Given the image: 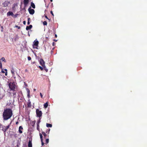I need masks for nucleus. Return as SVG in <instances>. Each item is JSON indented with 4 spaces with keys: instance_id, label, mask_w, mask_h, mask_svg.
<instances>
[{
    "instance_id": "obj_46",
    "label": "nucleus",
    "mask_w": 147,
    "mask_h": 147,
    "mask_svg": "<svg viewBox=\"0 0 147 147\" xmlns=\"http://www.w3.org/2000/svg\"><path fill=\"white\" fill-rule=\"evenodd\" d=\"M3 131H4V130H5V128L3 129Z\"/></svg>"
},
{
    "instance_id": "obj_28",
    "label": "nucleus",
    "mask_w": 147,
    "mask_h": 147,
    "mask_svg": "<svg viewBox=\"0 0 147 147\" xmlns=\"http://www.w3.org/2000/svg\"><path fill=\"white\" fill-rule=\"evenodd\" d=\"M39 67L40 68L41 70H42L43 69V67H42L40 66H39Z\"/></svg>"
},
{
    "instance_id": "obj_6",
    "label": "nucleus",
    "mask_w": 147,
    "mask_h": 147,
    "mask_svg": "<svg viewBox=\"0 0 147 147\" xmlns=\"http://www.w3.org/2000/svg\"><path fill=\"white\" fill-rule=\"evenodd\" d=\"M28 11L31 14H33L34 13V10L33 9H31V6L28 9Z\"/></svg>"
},
{
    "instance_id": "obj_43",
    "label": "nucleus",
    "mask_w": 147,
    "mask_h": 147,
    "mask_svg": "<svg viewBox=\"0 0 147 147\" xmlns=\"http://www.w3.org/2000/svg\"><path fill=\"white\" fill-rule=\"evenodd\" d=\"M57 35L56 34H55V37H57Z\"/></svg>"
},
{
    "instance_id": "obj_21",
    "label": "nucleus",
    "mask_w": 147,
    "mask_h": 147,
    "mask_svg": "<svg viewBox=\"0 0 147 147\" xmlns=\"http://www.w3.org/2000/svg\"><path fill=\"white\" fill-rule=\"evenodd\" d=\"M1 60H2V61H4L5 62H6V60L4 57H2L1 58Z\"/></svg>"
},
{
    "instance_id": "obj_42",
    "label": "nucleus",
    "mask_w": 147,
    "mask_h": 147,
    "mask_svg": "<svg viewBox=\"0 0 147 147\" xmlns=\"http://www.w3.org/2000/svg\"><path fill=\"white\" fill-rule=\"evenodd\" d=\"M18 122H17L16 123V124H18Z\"/></svg>"
},
{
    "instance_id": "obj_16",
    "label": "nucleus",
    "mask_w": 147,
    "mask_h": 147,
    "mask_svg": "<svg viewBox=\"0 0 147 147\" xmlns=\"http://www.w3.org/2000/svg\"><path fill=\"white\" fill-rule=\"evenodd\" d=\"M9 125H8L6 126L5 127V130L4 131L5 132L9 127Z\"/></svg>"
},
{
    "instance_id": "obj_40",
    "label": "nucleus",
    "mask_w": 147,
    "mask_h": 147,
    "mask_svg": "<svg viewBox=\"0 0 147 147\" xmlns=\"http://www.w3.org/2000/svg\"><path fill=\"white\" fill-rule=\"evenodd\" d=\"M45 17L46 18L48 19V18H47V16H45Z\"/></svg>"
},
{
    "instance_id": "obj_30",
    "label": "nucleus",
    "mask_w": 147,
    "mask_h": 147,
    "mask_svg": "<svg viewBox=\"0 0 147 147\" xmlns=\"http://www.w3.org/2000/svg\"><path fill=\"white\" fill-rule=\"evenodd\" d=\"M4 70L6 71L5 75V76H7V69H5Z\"/></svg>"
},
{
    "instance_id": "obj_26",
    "label": "nucleus",
    "mask_w": 147,
    "mask_h": 147,
    "mask_svg": "<svg viewBox=\"0 0 147 147\" xmlns=\"http://www.w3.org/2000/svg\"><path fill=\"white\" fill-rule=\"evenodd\" d=\"M42 134L45 137L47 135L45 132H42Z\"/></svg>"
},
{
    "instance_id": "obj_11",
    "label": "nucleus",
    "mask_w": 147,
    "mask_h": 147,
    "mask_svg": "<svg viewBox=\"0 0 147 147\" xmlns=\"http://www.w3.org/2000/svg\"><path fill=\"white\" fill-rule=\"evenodd\" d=\"M7 16H13V12H11V11H9L7 13Z\"/></svg>"
},
{
    "instance_id": "obj_25",
    "label": "nucleus",
    "mask_w": 147,
    "mask_h": 147,
    "mask_svg": "<svg viewBox=\"0 0 147 147\" xmlns=\"http://www.w3.org/2000/svg\"><path fill=\"white\" fill-rule=\"evenodd\" d=\"M43 24L44 25H46L47 24V22L46 21H44L43 22Z\"/></svg>"
},
{
    "instance_id": "obj_27",
    "label": "nucleus",
    "mask_w": 147,
    "mask_h": 147,
    "mask_svg": "<svg viewBox=\"0 0 147 147\" xmlns=\"http://www.w3.org/2000/svg\"><path fill=\"white\" fill-rule=\"evenodd\" d=\"M0 68L1 69L2 68V64L1 61H0Z\"/></svg>"
},
{
    "instance_id": "obj_32",
    "label": "nucleus",
    "mask_w": 147,
    "mask_h": 147,
    "mask_svg": "<svg viewBox=\"0 0 147 147\" xmlns=\"http://www.w3.org/2000/svg\"><path fill=\"white\" fill-rule=\"evenodd\" d=\"M30 31V32H32V30H29L28 32V34L29 36H30V34H29V32Z\"/></svg>"
},
{
    "instance_id": "obj_38",
    "label": "nucleus",
    "mask_w": 147,
    "mask_h": 147,
    "mask_svg": "<svg viewBox=\"0 0 147 147\" xmlns=\"http://www.w3.org/2000/svg\"><path fill=\"white\" fill-rule=\"evenodd\" d=\"M1 72L2 73H5V71L3 70H2L1 71Z\"/></svg>"
},
{
    "instance_id": "obj_14",
    "label": "nucleus",
    "mask_w": 147,
    "mask_h": 147,
    "mask_svg": "<svg viewBox=\"0 0 147 147\" xmlns=\"http://www.w3.org/2000/svg\"><path fill=\"white\" fill-rule=\"evenodd\" d=\"M28 107H31V102L30 100H28Z\"/></svg>"
},
{
    "instance_id": "obj_48",
    "label": "nucleus",
    "mask_w": 147,
    "mask_h": 147,
    "mask_svg": "<svg viewBox=\"0 0 147 147\" xmlns=\"http://www.w3.org/2000/svg\"><path fill=\"white\" fill-rule=\"evenodd\" d=\"M34 91H35V90H36L35 89H34Z\"/></svg>"
},
{
    "instance_id": "obj_33",
    "label": "nucleus",
    "mask_w": 147,
    "mask_h": 147,
    "mask_svg": "<svg viewBox=\"0 0 147 147\" xmlns=\"http://www.w3.org/2000/svg\"><path fill=\"white\" fill-rule=\"evenodd\" d=\"M16 27L18 29H20V26H16Z\"/></svg>"
},
{
    "instance_id": "obj_1",
    "label": "nucleus",
    "mask_w": 147,
    "mask_h": 147,
    "mask_svg": "<svg viewBox=\"0 0 147 147\" xmlns=\"http://www.w3.org/2000/svg\"><path fill=\"white\" fill-rule=\"evenodd\" d=\"M12 115V112L11 109H6L4 110L3 114V116L4 120H7L10 119Z\"/></svg>"
},
{
    "instance_id": "obj_4",
    "label": "nucleus",
    "mask_w": 147,
    "mask_h": 147,
    "mask_svg": "<svg viewBox=\"0 0 147 147\" xmlns=\"http://www.w3.org/2000/svg\"><path fill=\"white\" fill-rule=\"evenodd\" d=\"M38 43L39 42L38 40H34L33 45V48H36L38 46Z\"/></svg>"
},
{
    "instance_id": "obj_37",
    "label": "nucleus",
    "mask_w": 147,
    "mask_h": 147,
    "mask_svg": "<svg viewBox=\"0 0 147 147\" xmlns=\"http://www.w3.org/2000/svg\"><path fill=\"white\" fill-rule=\"evenodd\" d=\"M26 21H24L23 22V24H26Z\"/></svg>"
},
{
    "instance_id": "obj_45",
    "label": "nucleus",
    "mask_w": 147,
    "mask_h": 147,
    "mask_svg": "<svg viewBox=\"0 0 147 147\" xmlns=\"http://www.w3.org/2000/svg\"><path fill=\"white\" fill-rule=\"evenodd\" d=\"M1 28L3 29V27L2 26L1 27Z\"/></svg>"
},
{
    "instance_id": "obj_41",
    "label": "nucleus",
    "mask_w": 147,
    "mask_h": 147,
    "mask_svg": "<svg viewBox=\"0 0 147 147\" xmlns=\"http://www.w3.org/2000/svg\"><path fill=\"white\" fill-rule=\"evenodd\" d=\"M29 20H30V18H28V21H29Z\"/></svg>"
},
{
    "instance_id": "obj_2",
    "label": "nucleus",
    "mask_w": 147,
    "mask_h": 147,
    "mask_svg": "<svg viewBox=\"0 0 147 147\" xmlns=\"http://www.w3.org/2000/svg\"><path fill=\"white\" fill-rule=\"evenodd\" d=\"M9 88L11 90H14L15 88V84L14 82H10L9 84Z\"/></svg>"
},
{
    "instance_id": "obj_9",
    "label": "nucleus",
    "mask_w": 147,
    "mask_h": 147,
    "mask_svg": "<svg viewBox=\"0 0 147 147\" xmlns=\"http://www.w3.org/2000/svg\"><path fill=\"white\" fill-rule=\"evenodd\" d=\"M29 2V0H24V4L25 7H26L28 5Z\"/></svg>"
},
{
    "instance_id": "obj_24",
    "label": "nucleus",
    "mask_w": 147,
    "mask_h": 147,
    "mask_svg": "<svg viewBox=\"0 0 147 147\" xmlns=\"http://www.w3.org/2000/svg\"><path fill=\"white\" fill-rule=\"evenodd\" d=\"M11 73L12 74V75H13L14 74V70L13 69H12L11 70Z\"/></svg>"
},
{
    "instance_id": "obj_12",
    "label": "nucleus",
    "mask_w": 147,
    "mask_h": 147,
    "mask_svg": "<svg viewBox=\"0 0 147 147\" xmlns=\"http://www.w3.org/2000/svg\"><path fill=\"white\" fill-rule=\"evenodd\" d=\"M26 90L27 93V96H28V97L29 98L30 97V90L28 88H26Z\"/></svg>"
},
{
    "instance_id": "obj_5",
    "label": "nucleus",
    "mask_w": 147,
    "mask_h": 147,
    "mask_svg": "<svg viewBox=\"0 0 147 147\" xmlns=\"http://www.w3.org/2000/svg\"><path fill=\"white\" fill-rule=\"evenodd\" d=\"M36 113L37 117H39L41 116L42 115V112L41 111H40L38 109L36 110Z\"/></svg>"
},
{
    "instance_id": "obj_17",
    "label": "nucleus",
    "mask_w": 147,
    "mask_h": 147,
    "mask_svg": "<svg viewBox=\"0 0 147 147\" xmlns=\"http://www.w3.org/2000/svg\"><path fill=\"white\" fill-rule=\"evenodd\" d=\"M46 126L47 127H52V125L51 124L47 123L46 124Z\"/></svg>"
},
{
    "instance_id": "obj_7",
    "label": "nucleus",
    "mask_w": 147,
    "mask_h": 147,
    "mask_svg": "<svg viewBox=\"0 0 147 147\" xmlns=\"http://www.w3.org/2000/svg\"><path fill=\"white\" fill-rule=\"evenodd\" d=\"M39 62L40 65L42 66L43 67L44 66L45 67V62L43 59H40L39 60Z\"/></svg>"
},
{
    "instance_id": "obj_23",
    "label": "nucleus",
    "mask_w": 147,
    "mask_h": 147,
    "mask_svg": "<svg viewBox=\"0 0 147 147\" xmlns=\"http://www.w3.org/2000/svg\"><path fill=\"white\" fill-rule=\"evenodd\" d=\"M43 68H44L45 70L46 71V72H47L48 71V69L46 68L45 66V67L44 66L43 67Z\"/></svg>"
},
{
    "instance_id": "obj_44",
    "label": "nucleus",
    "mask_w": 147,
    "mask_h": 147,
    "mask_svg": "<svg viewBox=\"0 0 147 147\" xmlns=\"http://www.w3.org/2000/svg\"><path fill=\"white\" fill-rule=\"evenodd\" d=\"M38 128H39V127H38V126H37V129H38Z\"/></svg>"
},
{
    "instance_id": "obj_20",
    "label": "nucleus",
    "mask_w": 147,
    "mask_h": 147,
    "mask_svg": "<svg viewBox=\"0 0 147 147\" xmlns=\"http://www.w3.org/2000/svg\"><path fill=\"white\" fill-rule=\"evenodd\" d=\"M48 106V103L47 102H46L44 105V107L45 108H47Z\"/></svg>"
},
{
    "instance_id": "obj_19",
    "label": "nucleus",
    "mask_w": 147,
    "mask_h": 147,
    "mask_svg": "<svg viewBox=\"0 0 147 147\" xmlns=\"http://www.w3.org/2000/svg\"><path fill=\"white\" fill-rule=\"evenodd\" d=\"M40 122V119L38 121L37 123V125L38 126V127H39V124Z\"/></svg>"
},
{
    "instance_id": "obj_18",
    "label": "nucleus",
    "mask_w": 147,
    "mask_h": 147,
    "mask_svg": "<svg viewBox=\"0 0 147 147\" xmlns=\"http://www.w3.org/2000/svg\"><path fill=\"white\" fill-rule=\"evenodd\" d=\"M31 6L33 8H35V5L32 2H31Z\"/></svg>"
},
{
    "instance_id": "obj_15",
    "label": "nucleus",
    "mask_w": 147,
    "mask_h": 147,
    "mask_svg": "<svg viewBox=\"0 0 147 147\" xmlns=\"http://www.w3.org/2000/svg\"><path fill=\"white\" fill-rule=\"evenodd\" d=\"M32 144L31 142L29 141L28 142V147H32Z\"/></svg>"
},
{
    "instance_id": "obj_3",
    "label": "nucleus",
    "mask_w": 147,
    "mask_h": 147,
    "mask_svg": "<svg viewBox=\"0 0 147 147\" xmlns=\"http://www.w3.org/2000/svg\"><path fill=\"white\" fill-rule=\"evenodd\" d=\"M5 91L2 88H0V96L3 97L5 95Z\"/></svg>"
},
{
    "instance_id": "obj_22",
    "label": "nucleus",
    "mask_w": 147,
    "mask_h": 147,
    "mask_svg": "<svg viewBox=\"0 0 147 147\" xmlns=\"http://www.w3.org/2000/svg\"><path fill=\"white\" fill-rule=\"evenodd\" d=\"M39 135L40 136V138L41 141H42V134L40 133Z\"/></svg>"
},
{
    "instance_id": "obj_8",
    "label": "nucleus",
    "mask_w": 147,
    "mask_h": 147,
    "mask_svg": "<svg viewBox=\"0 0 147 147\" xmlns=\"http://www.w3.org/2000/svg\"><path fill=\"white\" fill-rule=\"evenodd\" d=\"M9 3H10L9 2L6 1L3 3V5L4 7H7L8 6Z\"/></svg>"
},
{
    "instance_id": "obj_47",
    "label": "nucleus",
    "mask_w": 147,
    "mask_h": 147,
    "mask_svg": "<svg viewBox=\"0 0 147 147\" xmlns=\"http://www.w3.org/2000/svg\"><path fill=\"white\" fill-rule=\"evenodd\" d=\"M51 2H52L53 0H50Z\"/></svg>"
},
{
    "instance_id": "obj_35",
    "label": "nucleus",
    "mask_w": 147,
    "mask_h": 147,
    "mask_svg": "<svg viewBox=\"0 0 147 147\" xmlns=\"http://www.w3.org/2000/svg\"><path fill=\"white\" fill-rule=\"evenodd\" d=\"M40 95L41 96V97L42 98V94L41 93H40Z\"/></svg>"
},
{
    "instance_id": "obj_13",
    "label": "nucleus",
    "mask_w": 147,
    "mask_h": 147,
    "mask_svg": "<svg viewBox=\"0 0 147 147\" xmlns=\"http://www.w3.org/2000/svg\"><path fill=\"white\" fill-rule=\"evenodd\" d=\"M32 27V26L31 25H30L29 26H27L26 27V30H28L31 29Z\"/></svg>"
},
{
    "instance_id": "obj_10",
    "label": "nucleus",
    "mask_w": 147,
    "mask_h": 147,
    "mask_svg": "<svg viewBox=\"0 0 147 147\" xmlns=\"http://www.w3.org/2000/svg\"><path fill=\"white\" fill-rule=\"evenodd\" d=\"M23 129V127L21 126H20L19 128V131L20 133L22 134V131L21 130Z\"/></svg>"
},
{
    "instance_id": "obj_39",
    "label": "nucleus",
    "mask_w": 147,
    "mask_h": 147,
    "mask_svg": "<svg viewBox=\"0 0 147 147\" xmlns=\"http://www.w3.org/2000/svg\"><path fill=\"white\" fill-rule=\"evenodd\" d=\"M30 23L29 21H28V23H27L28 24V25H29V24Z\"/></svg>"
},
{
    "instance_id": "obj_31",
    "label": "nucleus",
    "mask_w": 147,
    "mask_h": 147,
    "mask_svg": "<svg viewBox=\"0 0 147 147\" xmlns=\"http://www.w3.org/2000/svg\"><path fill=\"white\" fill-rule=\"evenodd\" d=\"M28 60L29 61H30L31 60V58L30 57H28Z\"/></svg>"
},
{
    "instance_id": "obj_36",
    "label": "nucleus",
    "mask_w": 147,
    "mask_h": 147,
    "mask_svg": "<svg viewBox=\"0 0 147 147\" xmlns=\"http://www.w3.org/2000/svg\"><path fill=\"white\" fill-rule=\"evenodd\" d=\"M51 14H52L53 16H54V14H53V12H52V11H51Z\"/></svg>"
},
{
    "instance_id": "obj_29",
    "label": "nucleus",
    "mask_w": 147,
    "mask_h": 147,
    "mask_svg": "<svg viewBox=\"0 0 147 147\" xmlns=\"http://www.w3.org/2000/svg\"><path fill=\"white\" fill-rule=\"evenodd\" d=\"M49 139H47L46 140V142L47 144L49 143Z\"/></svg>"
},
{
    "instance_id": "obj_49",
    "label": "nucleus",
    "mask_w": 147,
    "mask_h": 147,
    "mask_svg": "<svg viewBox=\"0 0 147 147\" xmlns=\"http://www.w3.org/2000/svg\"><path fill=\"white\" fill-rule=\"evenodd\" d=\"M1 31L3 32V30H1Z\"/></svg>"
},
{
    "instance_id": "obj_34",
    "label": "nucleus",
    "mask_w": 147,
    "mask_h": 147,
    "mask_svg": "<svg viewBox=\"0 0 147 147\" xmlns=\"http://www.w3.org/2000/svg\"><path fill=\"white\" fill-rule=\"evenodd\" d=\"M41 142H42V143H41L42 146H43L44 144V143L43 142L42 140V141H41Z\"/></svg>"
}]
</instances>
